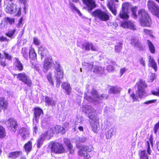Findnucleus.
<instances>
[{
	"label": "nucleus",
	"mask_w": 159,
	"mask_h": 159,
	"mask_svg": "<svg viewBox=\"0 0 159 159\" xmlns=\"http://www.w3.org/2000/svg\"><path fill=\"white\" fill-rule=\"evenodd\" d=\"M136 8L132 9V16L134 18L136 19L137 16L139 20L141 25L143 27L149 26L151 24V20L148 13L144 9L139 10L138 16L135 12Z\"/></svg>",
	"instance_id": "obj_1"
},
{
	"label": "nucleus",
	"mask_w": 159,
	"mask_h": 159,
	"mask_svg": "<svg viewBox=\"0 0 159 159\" xmlns=\"http://www.w3.org/2000/svg\"><path fill=\"white\" fill-rule=\"evenodd\" d=\"M84 93V98L90 102H94L95 104L98 103L99 100L103 99H107L108 96L106 94H102L99 96L97 92L93 88L88 90Z\"/></svg>",
	"instance_id": "obj_2"
},
{
	"label": "nucleus",
	"mask_w": 159,
	"mask_h": 159,
	"mask_svg": "<svg viewBox=\"0 0 159 159\" xmlns=\"http://www.w3.org/2000/svg\"><path fill=\"white\" fill-rule=\"evenodd\" d=\"M136 84L138 85V90L136 93L140 98H144L147 96L145 89L147 87V84L144 81L142 80H140L139 82Z\"/></svg>",
	"instance_id": "obj_3"
},
{
	"label": "nucleus",
	"mask_w": 159,
	"mask_h": 159,
	"mask_svg": "<svg viewBox=\"0 0 159 159\" xmlns=\"http://www.w3.org/2000/svg\"><path fill=\"white\" fill-rule=\"evenodd\" d=\"M92 14L95 19H98L103 21H106L109 20L110 18L109 16L107 13L100 9L95 10L92 13Z\"/></svg>",
	"instance_id": "obj_4"
},
{
	"label": "nucleus",
	"mask_w": 159,
	"mask_h": 159,
	"mask_svg": "<svg viewBox=\"0 0 159 159\" xmlns=\"http://www.w3.org/2000/svg\"><path fill=\"white\" fill-rule=\"evenodd\" d=\"M152 146L153 145V142L152 140L150 139L149 141L147 142L148 148L147 152L145 150H143L139 152V155L140 159H149V157L148 155H150L151 151L150 150V144Z\"/></svg>",
	"instance_id": "obj_5"
},
{
	"label": "nucleus",
	"mask_w": 159,
	"mask_h": 159,
	"mask_svg": "<svg viewBox=\"0 0 159 159\" xmlns=\"http://www.w3.org/2000/svg\"><path fill=\"white\" fill-rule=\"evenodd\" d=\"M147 6L151 12L153 13L157 17H159V7L155 2L149 0Z\"/></svg>",
	"instance_id": "obj_6"
},
{
	"label": "nucleus",
	"mask_w": 159,
	"mask_h": 159,
	"mask_svg": "<svg viewBox=\"0 0 159 159\" xmlns=\"http://www.w3.org/2000/svg\"><path fill=\"white\" fill-rule=\"evenodd\" d=\"M83 111L87 115V116L91 120L95 117H98L95 115V110L91 106L88 105L84 106L83 109Z\"/></svg>",
	"instance_id": "obj_7"
},
{
	"label": "nucleus",
	"mask_w": 159,
	"mask_h": 159,
	"mask_svg": "<svg viewBox=\"0 0 159 159\" xmlns=\"http://www.w3.org/2000/svg\"><path fill=\"white\" fill-rule=\"evenodd\" d=\"M51 152L55 153H61L64 152V149L61 143L52 142L51 144Z\"/></svg>",
	"instance_id": "obj_8"
},
{
	"label": "nucleus",
	"mask_w": 159,
	"mask_h": 159,
	"mask_svg": "<svg viewBox=\"0 0 159 159\" xmlns=\"http://www.w3.org/2000/svg\"><path fill=\"white\" fill-rule=\"evenodd\" d=\"M131 6L128 3H125L123 4L122 10L120 12L119 16L122 19H127L129 17L128 15V10L130 8Z\"/></svg>",
	"instance_id": "obj_9"
},
{
	"label": "nucleus",
	"mask_w": 159,
	"mask_h": 159,
	"mask_svg": "<svg viewBox=\"0 0 159 159\" xmlns=\"http://www.w3.org/2000/svg\"><path fill=\"white\" fill-rule=\"evenodd\" d=\"M17 77L24 84L30 87L32 84V81L27 75L25 73H19L17 75Z\"/></svg>",
	"instance_id": "obj_10"
},
{
	"label": "nucleus",
	"mask_w": 159,
	"mask_h": 159,
	"mask_svg": "<svg viewBox=\"0 0 159 159\" xmlns=\"http://www.w3.org/2000/svg\"><path fill=\"white\" fill-rule=\"evenodd\" d=\"M90 120V123L92 130L94 133H97L100 129L98 117H95Z\"/></svg>",
	"instance_id": "obj_11"
},
{
	"label": "nucleus",
	"mask_w": 159,
	"mask_h": 159,
	"mask_svg": "<svg viewBox=\"0 0 159 159\" xmlns=\"http://www.w3.org/2000/svg\"><path fill=\"white\" fill-rule=\"evenodd\" d=\"M6 124L9 129L11 131L15 132L17 125L16 121L13 118L9 119L6 122Z\"/></svg>",
	"instance_id": "obj_12"
},
{
	"label": "nucleus",
	"mask_w": 159,
	"mask_h": 159,
	"mask_svg": "<svg viewBox=\"0 0 159 159\" xmlns=\"http://www.w3.org/2000/svg\"><path fill=\"white\" fill-rule=\"evenodd\" d=\"M83 3L87 6L88 10L89 12L96 6V5L93 0H83Z\"/></svg>",
	"instance_id": "obj_13"
},
{
	"label": "nucleus",
	"mask_w": 159,
	"mask_h": 159,
	"mask_svg": "<svg viewBox=\"0 0 159 159\" xmlns=\"http://www.w3.org/2000/svg\"><path fill=\"white\" fill-rule=\"evenodd\" d=\"M131 44L134 48H137L138 50L142 51L143 49V47L140 43L139 41L136 38H133L131 39Z\"/></svg>",
	"instance_id": "obj_14"
},
{
	"label": "nucleus",
	"mask_w": 159,
	"mask_h": 159,
	"mask_svg": "<svg viewBox=\"0 0 159 159\" xmlns=\"http://www.w3.org/2000/svg\"><path fill=\"white\" fill-rule=\"evenodd\" d=\"M18 8L16 5L11 2L8 3L5 8V11L8 13L12 14L15 12Z\"/></svg>",
	"instance_id": "obj_15"
},
{
	"label": "nucleus",
	"mask_w": 159,
	"mask_h": 159,
	"mask_svg": "<svg viewBox=\"0 0 159 159\" xmlns=\"http://www.w3.org/2000/svg\"><path fill=\"white\" fill-rule=\"evenodd\" d=\"M121 26L124 28H128L134 30H136L134 23L130 21L121 22Z\"/></svg>",
	"instance_id": "obj_16"
},
{
	"label": "nucleus",
	"mask_w": 159,
	"mask_h": 159,
	"mask_svg": "<svg viewBox=\"0 0 159 159\" xmlns=\"http://www.w3.org/2000/svg\"><path fill=\"white\" fill-rule=\"evenodd\" d=\"M53 61L52 57L50 56H48L46 57L44 61L43 68L46 71L50 68L52 66Z\"/></svg>",
	"instance_id": "obj_17"
},
{
	"label": "nucleus",
	"mask_w": 159,
	"mask_h": 159,
	"mask_svg": "<svg viewBox=\"0 0 159 159\" xmlns=\"http://www.w3.org/2000/svg\"><path fill=\"white\" fill-rule=\"evenodd\" d=\"M34 116L33 119L34 123L35 124V121L36 123H38L39 116L41 114H43V111L42 109L39 108H36L34 109Z\"/></svg>",
	"instance_id": "obj_18"
},
{
	"label": "nucleus",
	"mask_w": 159,
	"mask_h": 159,
	"mask_svg": "<svg viewBox=\"0 0 159 159\" xmlns=\"http://www.w3.org/2000/svg\"><path fill=\"white\" fill-rule=\"evenodd\" d=\"M110 0V1L107 4V6L112 13L116 15V11L115 6L113 5V2L114 1L117 2L118 0Z\"/></svg>",
	"instance_id": "obj_19"
},
{
	"label": "nucleus",
	"mask_w": 159,
	"mask_h": 159,
	"mask_svg": "<svg viewBox=\"0 0 159 159\" xmlns=\"http://www.w3.org/2000/svg\"><path fill=\"white\" fill-rule=\"evenodd\" d=\"M82 47L87 50L89 51L90 49L93 51H96L97 50L96 46L91 43H86L83 45Z\"/></svg>",
	"instance_id": "obj_20"
},
{
	"label": "nucleus",
	"mask_w": 159,
	"mask_h": 159,
	"mask_svg": "<svg viewBox=\"0 0 159 159\" xmlns=\"http://www.w3.org/2000/svg\"><path fill=\"white\" fill-rule=\"evenodd\" d=\"M55 68L57 74V76H56V75H55L56 78L62 79L63 76V71L60 65H59Z\"/></svg>",
	"instance_id": "obj_21"
},
{
	"label": "nucleus",
	"mask_w": 159,
	"mask_h": 159,
	"mask_svg": "<svg viewBox=\"0 0 159 159\" xmlns=\"http://www.w3.org/2000/svg\"><path fill=\"white\" fill-rule=\"evenodd\" d=\"M116 131L114 128L111 127L108 129L105 133V137L107 139H110L116 134Z\"/></svg>",
	"instance_id": "obj_22"
},
{
	"label": "nucleus",
	"mask_w": 159,
	"mask_h": 159,
	"mask_svg": "<svg viewBox=\"0 0 159 159\" xmlns=\"http://www.w3.org/2000/svg\"><path fill=\"white\" fill-rule=\"evenodd\" d=\"M53 134L52 128H48L42 135H43L46 139H49L53 136Z\"/></svg>",
	"instance_id": "obj_23"
},
{
	"label": "nucleus",
	"mask_w": 159,
	"mask_h": 159,
	"mask_svg": "<svg viewBox=\"0 0 159 159\" xmlns=\"http://www.w3.org/2000/svg\"><path fill=\"white\" fill-rule=\"evenodd\" d=\"M78 154L81 157H83L85 159H89L88 153L81 147L78 152Z\"/></svg>",
	"instance_id": "obj_24"
},
{
	"label": "nucleus",
	"mask_w": 159,
	"mask_h": 159,
	"mask_svg": "<svg viewBox=\"0 0 159 159\" xmlns=\"http://www.w3.org/2000/svg\"><path fill=\"white\" fill-rule=\"evenodd\" d=\"M121 89L117 86H110L108 91L109 93L116 94L120 92Z\"/></svg>",
	"instance_id": "obj_25"
},
{
	"label": "nucleus",
	"mask_w": 159,
	"mask_h": 159,
	"mask_svg": "<svg viewBox=\"0 0 159 159\" xmlns=\"http://www.w3.org/2000/svg\"><path fill=\"white\" fill-rule=\"evenodd\" d=\"M19 134L23 140H25L29 135V132L26 129L24 128H22L20 129Z\"/></svg>",
	"instance_id": "obj_26"
},
{
	"label": "nucleus",
	"mask_w": 159,
	"mask_h": 159,
	"mask_svg": "<svg viewBox=\"0 0 159 159\" xmlns=\"http://www.w3.org/2000/svg\"><path fill=\"white\" fill-rule=\"evenodd\" d=\"M38 53L41 56V58L44 56H46L48 54V52L47 49L42 46L40 47L38 50Z\"/></svg>",
	"instance_id": "obj_27"
},
{
	"label": "nucleus",
	"mask_w": 159,
	"mask_h": 159,
	"mask_svg": "<svg viewBox=\"0 0 159 159\" xmlns=\"http://www.w3.org/2000/svg\"><path fill=\"white\" fill-rule=\"evenodd\" d=\"M64 142L66 145L68 149L69 150V152L70 154H72L74 153V150L73 149V146L70 144L69 140L66 138H64L63 139Z\"/></svg>",
	"instance_id": "obj_28"
},
{
	"label": "nucleus",
	"mask_w": 159,
	"mask_h": 159,
	"mask_svg": "<svg viewBox=\"0 0 159 159\" xmlns=\"http://www.w3.org/2000/svg\"><path fill=\"white\" fill-rule=\"evenodd\" d=\"M61 87L66 90L67 94H70L71 92V88L69 84L66 82H64L61 85Z\"/></svg>",
	"instance_id": "obj_29"
},
{
	"label": "nucleus",
	"mask_w": 159,
	"mask_h": 159,
	"mask_svg": "<svg viewBox=\"0 0 159 159\" xmlns=\"http://www.w3.org/2000/svg\"><path fill=\"white\" fill-rule=\"evenodd\" d=\"M29 55L30 58L32 60H34L37 59V54L33 48H31L29 51Z\"/></svg>",
	"instance_id": "obj_30"
},
{
	"label": "nucleus",
	"mask_w": 159,
	"mask_h": 159,
	"mask_svg": "<svg viewBox=\"0 0 159 159\" xmlns=\"http://www.w3.org/2000/svg\"><path fill=\"white\" fill-rule=\"evenodd\" d=\"M104 71V69L102 67L95 66L94 67L93 72L94 73L101 74Z\"/></svg>",
	"instance_id": "obj_31"
},
{
	"label": "nucleus",
	"mask_w": 159,
	"mask_h": 159,
	"mask_svg": "<svg viewBox=\"0 0 159 159\" xmlns=\"http://www.w3.org/2000/svg\"><path fill=\"white\" fill-rule=\"evenodd\" d=\"M7 107V102L5 101L3 98H0V111L3 108H6Z\"/></svg>",
	"instance_id": "obj_32"
},
{
	"label": "nucleus",
	"mask_w": 159,
	"mask_h": 159,
	"mask_svg": "<svg viewBox=\"0 0 159 159\" xmlns=\"http://www.w3.org/2000/svg\"><path fill=\"white\" fill-rule=\"evenodd\" d=\"M21 152L20 151H16L15 152H11L8 155L9 158H11L12 159H14L19 156Z\"/></svg>",
	"instance_id": "obj_33"
},
{
	"label": "nucleus",
	"mask_w": 159,
	"mask_h": 159,
	"mask_svg": "<svg viewBox=\"0 0 159 159\" xmlns=\"http://www.w3.org/2000/svg\"><path fill=\"white\" fill-rule=\"evenodd\" d=\"M147 44L149 49L152 53H154L155 52L154 46L152 43L148 40H147Z\"/></svg>",
	"instance_id": "obj_34"
},
{
	"label": "nucleus",
	"mask_w": 159,
	"mask_h": 159,
	"mask_svg": "<svg viewBox=\"0 0 159 159\" xmlns=\"http://www.w3.org/2000/svg\"><path fill=\"white\" fill-rule=\"evenodd\" d=\"M15 65L16 66L19 71H21L23 70V65L22 63L17 58L16 59Z\"/></svg>",
	"instance_id": "obj_35"
},
{
	"label": "nucleus",
	"mask_w": 159,
	"mask_h": 159,
	"mask_svg": "<svg viewBox=\"0 0 159 159\" xmlns=\"http://www.w3.org/2000/svg\"><path fill=\"white\" fill-rule=\"evenodd\" d=\"M69 5L70 8L72 11L73 12L75 11L80 16L81 15V14L80 11L77 8L73 3H72L70 2L69 3Z\"/></svg>",
	"instance_id": "obj_36"
},
{
	"label": "nucleus",
	"mask_w": 159,
	"mask_h": 159,
	"mask_svg": "<svg viewBox=\"0 0 159 159\" xmlns=\"http://www.w3.org/2000/svg\"><path fill=\"white\" fill-rule=\"evenodd\" d=\"M45 102L48 105H55L56 103V101L53 100L52 98L48 97H45Z\"/></svg>",
	"instance_id": "obj_37"
},
{
	"label": "nucleus",
	"mask_w": 159,
	"mask_h": 159,
	"mask_svg": "<svg viewBox=\"0 0 159 159\" xmlns=\"http://www.w3.org/2000/svg\"><path fill=\"white\" fill-rule=\"evenodd\" d=\"M24 148L27 152L31 151L32 148V143L31 141H29L25 145Z\"/></svg>",
	"instance_id": "obj_38"
},
{
	"label": "nucleus",
	"mask_w": 159,
	"mask_h": 159,
	"mask_svg": "<svg viewBox=\"0 0 159 159\" xmlns=\"http://www.w3.org/2000/svg\"><path fill=\"white\" fill-rule=\"evenodd\" d=\"M150 59L149 60V62H150V66L154 69L155 71L157 70V66L156 62L154 61L153 58H152L151 57L149 56Z\"/></svg>",
	"instance_id": "obj_39"
},
{
	"label": "nucleus",
	"mask_w": 159,
	"mask_h": 159,
	"mask_svg": "<svg viewBox=\"0 0 159 159\" xmlns=\"http://www.w3.org/2000/svg\"><path fill=\"white\" fill-rule=\"evenodd\" d=\"M46 139L43 135H41L40 137L37 140V146L38 148H40L42 145L44 140Z\"/></svg>",
	"instance_id": "obj_40"
},
{
	"label": "nucleus",
	"mask_w": 159,
	"mask_h": 159,
	"mask_svg": "<svg viewBox=\"0 0 159 159\" xmlns=\"http://www.w3.org/2000/svg\"><path fill=\"white\" fill-rule=\"evenodd\" d=\"M93 62H92L91 63H88L84 61L82 63V65L84 66L87 67V68L89 70L92 71L93 66Z\"/></svg>",
	"instance_id": "obj_41"
},
{
	"label": "nucleus",
	"mask_w": 159,
	"mask_h": 159,
	"mask_svg": "<svg viewBox=\"0 0 159 159\" xmlns=\"http://www.w3.org/2000/svg\"><path fill=\"white\" fill-rule=\"evenodd\" d=\"M122 43H119L115 47V50L116 52H119L121 50L122 48Z\"/></svg>",
	"instance_id": "obj_42"
},
{
	"label": "nucleus",
	"mask_w": 159,
	"mask_h": 159,
	"mask_svg": "<svg viewBox=\"0 0 159 159\" xmlns=\"http://www.w3.org/2000/svg\"><path fill=\"white\" fill-rule=\"evenodd\" d=\"M16 29H14L12 30H10L8 32L6 33V35L8 37L10 38H11L13 35L16 32Z\"/></svg>",
	"instance_id": "obj_43"
},
{
	"label": "nucleus",
	"mask_w": 159,
	"mask_h": 159,
	"mask_svg": "<svg viewBox=\"0 0 159 159\" xmlns=\"http://www.w3.org/2000/svg\"><path fill=\"white\" fill-rule=\"evenodd\" d=\"M5 136V132L4 128L0 125V137L4 138Z\"/></svg>",
	"instance_id": "obj_44"
},
{
	"label": "nucleus",
	"mask_w": 159,
	"mask_h": 159,
	"mask_svg": "<svg viewBox=\"0 0 159 159\" xmlns=\"http://www.w3.org/2000/svg\"><path fill=\"white\" fill-rule=\"evenodd\" d=\"M82 147L87 152H91L93 148L92 146H91L83 145Z\"/></svg>",
	"instance_id": "obj_45"
},
{
	"label": "nucleus",
	"mask_w": 159,
	"mask_h": 159,
	"mask_svg": "<svg viewBox=\"0 0 159 159\" xmlns=\"http://www.w3.org/2000/svg\"><path fill=\"white\" fill-rule=\"evenodd\" d=\"M57 128L58 129V133L63 134L65 132V129L63 127H61L60 125H57Z\"/></svg>",
	"instance_id": "obj_46"
},
{
	"label": "nucleus",
	"mask_w": 159,
	"mask_h": 159,
	"mask_svg": "<svg viewBox=\"0 0 159 159\" xmlns=\"http://www.w3.org/2000/svg\"><path fill=\"white\" fill-rule=\"evenodd\" d=\"M33 123L34 122H33ZM38 123H36L35 121V124H34L33 123V131H34V134H36L37 133L38 131Z\"/></svg>",
	"instance_id": "obj_47"
},
{
	"label": "nucleus",
	"mask_w": 159,
	"mask_h": 159,
	"mask_svg": "<svg viewBox=\"0 0 159 159\" xmlns=\"http://www.w3.org/2000/svg\"><path fill=\"white\" fill-rule=\"evenodd\" d=\"M52 74L51 73H49L47 75V78L50 83L52 85L53 84V82L52 78Z\"/></svg>",
	"instance_id": "obj_48"
},
{
	"label": "nucleus",
	"mask_w": 159,
	"mask_h": 159,
	"mask_svg": "<svg viewBox=\"0 0 159 159\" xmlns=\"http://www.w3.org/2000/svg\"><path fill=\"white\" fill-rule=\"evenodd\" d=\"M154 130L155 133L157 134V133H159V121L155 125L154 128Z\"/></svg>",
	"instance_id": "obj_49"
},
{
	"label": "nucleus",
	"mask_w": 159,
	"mask_h": 159,
	"mask_svg": "<svg viewBox=\"0 0 159 159\" xmlns=\"http://www.w3.org/2000/svg\"><path fill=\"white\" fill-rule=\"evenodd\" d=\"M106 64V65L107 66L106 70H107L108 72H111L114 70V67L112 65H110L108 66L107 65V64H108V63H107Z\"/></svg>",
	"instance_id": "obj_50"
},
{
	"label": "nucleus",
	"mask_w": 159,
	"mask_h": 159,
	"mask_svg": "<svg viewBox=\"0 0 159 159\" xmlns=\"http://www.w3.org/2000/svg\"><path fill=\"white\" fill-rule=\"evenodd\" d=\"M5 20L7 23H9L11 24L14 22V19L13 18L7 17L5 18Z\"/></svg>",
	"instance_id": "obj_51"
},
{
	"label": "nucleus",
	"mask_w": 159,
	"mask_h": 159,
	"mask_svg": "<svg viewBox=\"0 0 159 159\" xmlns=\"http://www.w3.org/2000/svg\"><path fill=\"white\" fill-rule=\"evenodd\" d=\"M110 123L107 120H105L103 123V125H104V127L105 129L110 125Z\"/></svg>",
	"instance_id": "obj_52"
},
{
	"label": "nucleus",
	"mask_w": 159,
	"mask_h": 159,
	"mask_svg": "<svg viewBox=\"0 0 159 159\" xmlns=\"http://www.w3.org/2000/svg\"><path fill=\"white\" fill-rule=\"evenodd\" d=\"M143 31L146 34H148L150 36L152 35V32L151 30L146 29H144Z\"/></svg>",
	"instance_id": "obj_53"
},
{
	"label": "nucleus",
	"mask_w": 159,
	"mask_h": 159,
	"mask_svg": "<svg viewBox=\"0 0 159 159\" xmlns=\"http://www.w3.org/2000/svg\"><path fill=\"white\" fill-rule=\"evenodd\" d=\"M3 53L5 56V58L8 60H10L11 59V57L8 53L6 52H3Z\"/></svg>",
	"instance_id": "obj_54"
},
{
	"label": "nucleus",
	"mask_w": 159,
	"mask_h": 159,
	"mask_svg": "<svg viewBox=\"0 0 159 159\" xmlns=\"http://www.w3.org/2000/svg\"><path fill=\"white\" fill-rule=\"evenodd\" d=\"M23 56L25 59L28 57V51L27 49L25 48L24 50V52H23Z\"/></svg>",
	"instance_id": "obj_55"
},
{
	"label": "nucleus",
	"mask_w": 159,
	"mask_h": 159,
	"mask_svg": "<svg viewBox=\"0 0 159 159\" xmlns=\"http://www.w3.org/2000/svg\"><path fill=\"white\" fill-rule=\"evenodd\" d=\"M140 63L143 66H145V60L142 57L140 58L139 60Z\"/></svg>",
	"instance_id": "obj_56"
},
{
	"label": "nucleus",
	"mask_w": 159,
	"mask_h": 159,
	"mask_svg": "<svg viewBox=\"0 0 159 159\" xmlns=\"http://www.w3.org/2000/svg\"><path fill=\"white\" fill-rule=\"evenodd\" d=\"M130 96L132 98L134 102L138 100V98L134 93H133L132 94H131Z\"/></svg>",
	"instance_id": "obj_57"
},
{
	"label": "nucleus",
	"mask_w": 159,
	"mask_h": 159,
	"mask_svg": "<svg viewBox=\"0 0 159 159\" xmlns=\"http://www.w3.org/2000/svg\"><path fill=\"white\" fill-rule=\"evenodd\" d=\"M34 43L36 45H39L40 43L39 40L36 38L34 39Z\"/></svg>",
	"instance_id": "obj_58"
},
{
	"label": "nucleus",
	"mask_w": 159,
	"mask_h": 159,
	"mask_svg": "<svg viewBox=\"0 0 159 159\" xmlns=\"http://www.w3.org/2000/svg\"><path fill=\"white\" fill-rule=\"evenodd\" d=\"M156 100H149L146 101L144 102V104H145L148 105L150 103H154L155 102Z\"/></svg>",
	"instance_id": "obj_59"
},
{
	"label": "nucleus",
	"mask_w": 159,
	"mask_h": 159,
	"mask_svg": "<svg viewBox=\"0 0 159 159\" xmlns=\"http://www.w3.org/2000/svg\"><path fill=\"white\" fill-rule=\"evenodd\" d=\"M52 128L54 134L58 133V129L57 128V126L55 127Z\"/></svg>",
	"instance_id": "obj_60"
},
{
	"label": "nucleus",
	"mask_w": 159,
	"mask_h": 159,
	"mask_svg": "<svg viewBox=\"0 0 159 159\" xmlns=\"http://www.w3.org/2000/svg\"><path fill=\"white\" fill-rule=\"evenodd\" d=\"M156 78V76L154 74H152L150 76V81L152 82Z\"/></svg>",
	"instance_id": "obj_61"
},
{
	"label": "nucleus",
	"mask_w": 159,
	"mask_h": 159,
	"mask_svg": "<svg viewBox=\"0 0 159 159\" xmlns=\"http://www.w3.org/2000/svg\"><path fill=\"white\" fill-rule=\"evenodd\" d=\"M79 139L80 142H84L86 141L87 139L85 137H81L79 138Z\"/></svg>",
	"instance_id": "obj_62"
},
{
	"label": "nucleus",
	"mask_w": 159,
	"mask_h": 159,
	"mask_svg": "<svg viewBox=\"0 0 159 159\" xmlns=\"http://www.w3.org/2000/svg\"><path fill=\"white\" fill-rule=\"evenodd\" d=\"M56 79H57V84H56V86L57 87H59L60 86V84L61 82V81L60 80V78H57Z\"/></svg>",
	"instance_id": "obj_63"
},
{
	"label": "nucleus",
	"mask_w": 159,
	"mask_h": 159,
	"mask_svg": "<svg viewBox=\"0 0 159 159\" xmlns=\"http://www.w3.org/2000/svg\"><path fill=\"white\" fill-rule=\"evenodd\" d=\"M152 94L156 96H159V88L157 91H152Z\"/></svg>",
	"instance_id": "obj_64"
}]
</instances>
